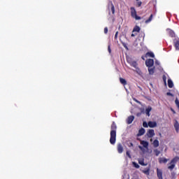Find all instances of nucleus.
Here are the masks:
<instances>
[{
  "mask_svg": "<svg viewBox=\"0 0 179 179\" xmlns=\"http://www.w3.org/2000/svg\"><path fill=\"white\" fill-rule=\"evenodd\" d=\"M116 141H117V124H115V122H113L111 124L110 143L111 145H115Z\"/></svg>",
  "mask_w": 179,
  "mask_h": 179,
  "instance_id": "1",
  "label": "nucleus"
},
{
  "mask_svg": "<svg viewBox=\"0 0 179 179\" xmlns=\"http://www.w3.org/2000/svg\"><path fill=\"white\" fill-rule=\"evenodd\" d=\"M179 160V157H175L173 159H171V162H170V166H168L169 170H171V171L172 170L174 169V167H176V163H177V162H178Z\"/></svg>",
  "mask_w": 179,
  "mask_h": 179,
  "instance_id": "2",
  "label": "nucleus"
},
{
  "mask_svg": "<svg viewBox=\"0 0 179 179\" xmlns=\"http://www.w3.org/2000/svg\"><path fill=\"white\" fill-rule=\"evenodd\" d=\"M131 17L136 20H141V17L136 15V10L134 7L130 8Z\"/></svg>",
  "mask_w": 179,
  "mask_h": 179,
  "instance_id": "3",
  "label": "nucleus"
},
{
  "mask_svg": "<svg viewBox=\"0 0 179 179\" xmlns=\"http://www.w3.org/2000/svg\"><path fill=\"white\" fill-rule=\"evenodd\" d=\"M131 66H133V68H135L136 69H138L137 73L138 75H141L142 73V71L141 69H138V63L135 61H133L132 62L130 63Z\"/></svg>",
  "mask_w": 179,
  "mask_h": 179,
  "instance_id": "4",
  "label": "nucleus"
},
{
  "mask_svg": "<svg viewBox=\"0 0 179 179\" xmlns=\"http://www.w3.org/2000/svg\"><path fill=\"white\" fill-rule=\"evenodd\" d=\"M145 65L148 68L153 66L155 65V60L153 59H148L145 61Z\"/></svg>",
  "mask_w": 179,
  "mask_h": 179,
  "instance_id": "5",
  "label": "nucleus"
},
{
  "mask_svg": "<svg viewBox=\"0 0 179 179\" xmlns=\"http://www.w3.org/2000/svg\"><path fill=\"white\" fill-rule=\"evenodd\" d=\"M157 176L158 179H163V171L159 168L157 169Z\"/></svg>",
  "mask_w": 179,
  "mask_h": 179,
  "instance_id": "6",
  "label": "nucleus"
},
{
  "mask_svg": "<svg viewBox=\"0 0 179 179\" xmlns=\"http://www.w3.org/2000/svg\"><path fill=\"white\" fill-rule=\"evenodd\" d=\"M155 130L154 129H149L147 132V136L148 138H153L155 136Z\"/></svg>",
  "mask_w": 179,
  "mask_h": 179,
  "instance_id": "7",
  "label": "nucleus"
},
{
  "mask_svg": "<svg viewBox=\"0 0 179 179\" xmlns=\"http://www.w3.org/2000/svg\"><path fill=\"white\" fill-rule=\"evenodd\" d=\"M134 120H135V117L134 115L129 116L127 119V124H132V122H134Z\"/></svg>",
  "mask_w": 179,
  "mask_h": 179,
  "instance_id": "8",
  "label": "nucleus"
},
{
  "mask_svg": "<svg viewBox=\"0 0 179 179\" xmlns=\"http://www.w3.org/2000/svg\"><path fill=\"white\" fill-rule=\"evenodd\" d=\"M148 127L150 128H156L157 127V122L150 121L148 122Z\"/></svg>",
  "mask_w": 179,
  "mask_h": 179,
  "instance_id": "9",
  "label": "nucleus"
},
{
  "mask_svg": "<svg viewBox=\"0 0 179 179\" xmlns=\"http://www.w3.org/2000/svg\"><path fill=\"white\" fill-rule=\"evenodd\" d=\"M117 152L120 154H121V153H122V152H124V147L122 146V144H121V143L117 144Z\"/></svg>",
  "mask_w": 179,
  "mask_h": 179,
  "instance_id": "10",
  "label": "nucleus"
},
{
  "mask_svg": "<svg viewBox=\"0 0 179 179\" xmlns=\"http://www.w3.org/2000/svg\"><path fill=\"white\" fill-rule=\"evenodd\" d=\"M173 127H174V128L176 129V131L177 133H178L179 132V123H178V120H175V122L173 124Z\"/></svg>",
  "mask_w": 179,
  "mask_h": 179,
  "instance_id": "11",
  "label": "nucleus"
},
{
  "mask_svg": "<svg viewBox=\"0 0 179 179\" xmlns=\"http://www.w3.org/2000/svg\"><path fill=\"white\" fill-rule=\"evenodd\" d=\"M150 111H152V106H148L145 109V114L148 115V117H150Z\"/></svg>",
  "mask_w": 179,
  "mask_h": 179,
  "instance_id": "12",
  "label": "nucleus"
},
{
  "mask_svg": "<svg viewBox=\"0 0 179 179\" xmlns=\"http://www.w3.org/2000/svg\"><path fill=\"white\" fill-rule=\"evenodd\" d=\"M148 57H150V58H155V53L152 52H148L145 54V57L148 58Z\"/></svg>",
  "mask_w": 179,
  "mask_h": 179,
  "instance_id": "13",
  "label": "nucleus"
},
{
  "mask_svg": "<svg viewBox=\"0 0 179 179\" xmlns=\"http://www.w3.org/2000/svg\"><path fill=\"white\" fill-rule=\"evenodd\" d=\"M156 68L154 67H148V72H149V75H153L155 73V69Z\"/></svg>",
  "mask_w": 179,
  "mask_h": 179,
  "instance_id": "14",
  "label": "nucleus"
},
{
  "mask_svg": "<svg viewBox=\"0 0 179 179\" xmlns=\"http://www.w3.org/2000/svg\"><path fill=\"white\" fill-rule=\"evenodd\" d=\"M168 33L170 36V37H176V34L174 33V31L171 30V29H167Z\"/></svg>",
  "mask_w": 179,
  "mask_h": 179,
  "instance_id": "15",
  "label": "nucleus"
},
{
  "mask_svg": "<svg viewBox=\"0 0 179 179\" xmlns=\"http://www.w3.org/2000/svg\"><path fill=\"white\" fill-rule=\"evenodd\" d=\"M168 86L170 89H172V87L174 86V83H173V80H171V79L168 80Z\"/></svg>",
  "mask_w": 179,
  "mask_h": 179,
  "instance_id": "16",
  "label": "nucleus"
},
{
  "mask_svg": "<svg viewBox=\"0 0 179 179\" xmlns=\"http://www.w3.org/2000/svg\"><path fill=\"white\" fill-rule=\"evenodd\" d=\"M120 82L122 85H123V86H127V80H125L124 78H120Z\"/></svg>",
  "mask_w": 179,
  "mask_h": 179,
  "instance_id": "17",
  "label": "nucleus"
},
{
  "mask_svg": "<svg viewBox=\"0 0 179 179\" xmlns=\"http://www.w3.org/2000/svg\"><path fill=\"white\" fill-rule=\"evenodd\" d=\"M145 129L141 128V129H140L139 131H138V136H142V135H144V134H145Z\"/></svg>",
  "mask_w": 179,
  "mask_h": 179,
  "instance_id": "18",
  "label": "nucleus"
},
{
  "mask_svg": "<svg viewBox=\"0 0 179 179\" xmlns=\"http://www.w3.org/2000/svg\"><path fill=\"white\" fill-rule=\"evenodd\" d=\"M159 162L160 164H162V163L166 164V163H167V162H169V159H167L166 158L162 157V158L159 159Z\"/></svg>",
  "mask_w": 179,
  "mask_h": 179,
  "instance_id": "19",
  "label": "nucleus"
},
{
  "mask_svg": "<svg viewBox=\"0 0 179 179\" xmlns=\"http://www.w3.org/2000/svg\"><path fill=\"white\" fill-rule=\"evenodd\" d=\"M135 31H136L137 33H139L141 31V27H139V26L138 25L134 27V28L133 29V33H135Z\"/></svg>",
  "mask_w": 179,
  "mask_h": 179,
  "instance_id": "20",
  "label": "nucleus"
},
{
  "mask_svg": "<svg viewBox=\"0 0 179 179\" xmlns=\"http://www.w3.org/2000/svg\"><path fill=\"white\" fill-rule=\"evenodd\" d=\"M152 145H153L154 148H159V140L155 139V140L153 141Z\"/></svg>",
  "mask_w": 179,
  "mask_h": 179,
  "instance_id": "21",
  "label": "nucleus"
},
{
  "mask_svg": "<svg viewBox=\"0 0 179 179\" xmlns=\"http://www.w3.org/2000/svg\"><path fill=\"white\" fill-rule=\"evenodd\" d=\"M152 19H153V14H151L150 16L149 17V18L145 20V23H146V24L150 23V22H152Z\"/></svg>",
  "mask_w": 179,
  "mask_h": 179,
  "instance_id": "22",
  "label": "nucleus"
},
{
  "mask_svg": "<svg viewBox=\"0 0 179 179\" xmlns=\"http://www.w3.org/2000/svg\"><path fill=\"white\" fill-rule=\"evenodd\" d=\"M174 47L176 50H179V39L174 43Z\"/></svg>",
  "mask_w": 179,
  "mask_h": 179,
  "instance_id": "23",
  "label": "nucleus"
},
{
  "mask_svg": "<svg viewBox=\"0 0 179 179\" xmlns=\"http://www.w3.org/2000/svg\"><path fill=\"white\" fill-rule=\"evenodd\" d=\"M141 145H143V148H148V146H149V143L148 141H143L141 142Z\"/></svg>",
  "mask_w": 179,
  "mask_h": 179,
  "instance_id": "24",
  "label": "nucleus"
},
{
  "mask_svg": "<svg viewBox=\"0 0 179 179\" xmlns=\"http://www.w3.org/2000/svg\"><path fill=\"white\" fill-rule=\"evenodd\" d=\"M149 171H150V169L146 168L145 170L143 171V173L144 174H146L147 176H149Z\"/></svg>",
  "mask_w": 179,
  "mask_h": 179,
  "instance_id": "25",
  "label": "nucleus"
},
{
  "mask_svg": "<svg viewBox=\"0 0 179 179\" xmlns=\"http://www.w3.org/2000/svg\"><path fill=\"white\" fill-rule=\"evenodd\" d=\"M134 62V60H132V58L131 57H127V62L128 64H129V65L131 64V63H132Z\"/></svg>",
  "mask_w": 179,
  "mask_h": 179,
  "instance_id": "26",
  "label": "nucleus"
},
{
  "mask_svg": "<svg viewBox=\"0 0 179 179\" xmlns=\"http://www.w3.org/2000/svg\"><path fill=\"white\" fill-rule=\"evenodd\" d=\"M154 153H155V156H159L160 155V151L157 149L154 150Z\"/></svg>",
  "mask_w": 179,
  "mask_h": 179,
  "instance_id": "27",
  "label": "nucleus"
},
{
  "mask_svg": "<svg viewBox=\"0 0 179 179\" xmlns=\"http://www.w3.org/2000/svg\"><path fill=\"white\" fill-rule=\"evenodd\" d=\"M143 127L144 128H148V127H149V123L146 122H143Z\"/></svg>",
  "mask_w": 179,
  "mask_h": 179,
  "instance_id": "28",
  "label": "nucleus"
},
{
  "mask_svg": "<svg viewBox=\"0 0 179 179\" xmlns=\"http://www.w3.org/2000/svg\"><path fill=\"white\" fill-rule=\"evenodd\" d=\"M111 11H112L113 15H114V13H115V8L114 7V5H113V4L111 6Z\"/></svg>",
  "mask_w": 179,
  "mask_h": 179,
  "instance_id": "29",
  "label": "nucleus"
},
{
  "mask_svg": "<svg viewBox=\"0 0 179 179\" xmlns=\"http://www.w3.org/2000/svg\"><path fill=\"white\" fill-rule=\"evenodd\" d=\"M133 164L136 169H139V164H138L136 162H133Z\"/></svg>",
  "mask_w": 179,
  "mask_h": 179,
  "instance_id": "30",
  "label": "nucleus"
},
{
  "mask_svg": "<svg viewBox=\"0 0 179 179\" xmlns=\"http://www.w3.org/2000/svg\"><path fill=\"white\" fill-rule=\"evenodd\" d=\"M162 79H163V81L164 82V83H166V80H167V77H166V76L164 75V76H162Z\"/></svg>",
  "mask_w": 179,
  "mask_h": 179,
  "instance_id": "31",
  "label": "nucleus"
},
{
  "mask_svg": "<svg viewBox=\"0 0 179 179\" xmlns=\"http://www.w3.org/2000/svg\"><path fill=\"white\" fill-rule=\"evenodd\" d=\"M166 96H170L171 97H174V94H171V92H167Z\"/></svg>",
  "mask_w": 179,
  "mask_h": 179,
  "instance_id": "32",
  "label": "nucleus"
},
{
  "mask_svg": "<svg viewBox=\"0 0 179 179\" xmlns=\"http://www.w3.org/2000/svg\"><path fill=\"white\" fill-rule=\"evenodd\" d=\"M104 33H105V34H107L108 33V27L104 28Z\"/></svg>",
  "mask_w": 179,
  "mask_h": 179,
  "instance_id": "33",
  "label": "nucleus"
},
{
  "mask_svg": "<svg viewBox=\"0 0 179 179\" xmlns=\"http://www.w3.org/2000/svg\"><path fill=\"white\" fill-rule=\"evenodd\" d=\"M126 155H127V156H128V157H129V159H131V154L129 153V151H127V152H126Z\"/></svg>",
  "mask_w": 179,
  "mask_h": 179,
  "instance_id": "34",
  "label": "nucleus"
},
{
  "mask_svg": "<svg viewBox=\"0 0 179 179\" xmlns=\"http://www.w3.org/2000/svg\"><path fill=\"white\" fill-rule=\"evenodd\" d=\"M118 38V31H117L115 34V40H117Z\"/></svg>",
  "mask_w": 179,
  "mask_h": 179,
  "instance_id": "35",
  "label": "nucleus"
},
{
  "mask_svg": "<svg viewBox=\"0 0 179 179\" xmlns=\"http://www.w3.org/2000/svg\"><path fill=\"white\" fill-rule=\"evenodd\" d=\"M108 51L109 54H111V48L110 47V45H108Z\"/></svg>",
  "mask_w": 179,
  "mask_h": 179,
  "instance_id": "36",
  "label": "nucleus"
},
{
  "mask_svg": "<svg viewBox=\"0 0 179 179\" xmlns=\"http://www.w3.org/2000/svg\"><path fill=\"white\" fill-rule=\"evenodd\" d=\"M139 164H141V166H146V164H145V162H143V161L139 162Z\"/></svg>",
  "mask_w": 179,
  "mask_h": 179,
  "instance_id": "37",
  "label": "nucleus"
},
{
  "mask_svg": "<svg viewBox=\"0 0 179 179\" xmlns=\"http://www.w3.org/2000/svg\"><path fill=\"white\" fill-rule=\"evenodd\" d=\"M137 5H138V7H139V6H141L142 2L138 1V2L137 3Z\"/></svg>",
  "mask_w": 179,
  "mask_h": 179,
  "instance_id": "38",
  "label": "nucleus"
},
{
  "mask_svg": "<svg viewBox=\"0 0 179 179\" xmlns=\"http://www.w3.org/2000/svg\"><path fill=\"white\" fill-rule=\"evenodd\" d=\"M171 110L173 114H176V110H174V109L171 108Z\"/></svg>",
  "mask_w": 179,
  "mask_h": 179,
  "instance_id": "39",
  "label": "nucleus"
},
{
  "mask_svg": "<svg viewBox=\"0 0 179 179\" xmlns=\"http://www.w3.org/2000/svg\"><path fill=\"white\" fill-rule=\"evenodd\" d=\"M134 100H135V101H136V103H138L139 104H141V101H138L136 99H134Z\"/></svg>",
  "mask_w": 179,
  "mask_h": 179,
  "instance_id": "40",
  "label": "nucleus"
},
{
  "mask_svg": "<svg viewBox=\"0 0 179 179\" xmlns=\"http://www.w3.org/2000/svg\"><path fill=\"white\" fill-rule=\"evenodd\" d=\"M132 37H135V34H131V35Z\"/></svg>",
  "mask_w": 179,
  "mask_h": 179,
  "instance_id": "41",
  "label": "nucleus"
},
{
  "mask_svg": "<svg viewBox=\"0 0 179 179\" xmlns=\"http://www.w3.org/2000/svg\"><path fill=\"white\" fill-rule=\"evenodd\" d=\"M141 58L143 59V61H145V57L143 56H142Z\"/></svg>",
  "mask_w": 179,
  "mask_h": 179,
  "instance_id": "42",
  "label": "nucleus"
},
{
  "mask_svg": "<svg viewBox=\"0 0 179 179\" xmlns=\"http://www.w3.org/2000/svg\"><path fill=\"white\" fill-rule=\"evenodd\" d=\"M130 145L131 146H134V144H132V143H130Z\"/></svg>",
  "mask_w": 179,
  "mask_h": 179,
  "instance_id": "43",
  "label": "nucleus"
},
{
  "mask_svg": "<svg viewBox=\"0 0 179 179\" xmlns=\"http://www.w3.org/2000/svg\"><path fill=\"white\" fill-rule=\"evenodd\" d=\"M124 47H125L126 48H128V47H127V46H125V45H124Z\"/></svg>",
  "mask_w": 179,
  "mask_h": 179,
  "instance_id": "44",
  "label": "nucleus"
},
{
  "mask_svg": "<svg viewBox=\"0 0 179 179\" xmlns=\"http://www.w3.org/2000/svg\"><path fill=\"white\" fill-rule=\"evenodd\" d=\"M155 64H158L157 62H155Z\"/></svg>",
  "mask_w": 179,
  "mask_h": 179,
  "instance_id": "45",
  "label": "nucleus"
},
{
  "mask_svg": "<svg viewBox=\"0 0 179 179\" xmlns=\"http://www.w3.org/2000/svg\"><path fill=\"white\" fill-rule=\"evenodd\" d=\"M136 1H139V0H136Z\"/></svg>",
  "mask_w": 179,
  "mask_h": 179,
  "instance_id": "46",
  "label": "nucleus"
}]
</instances>
